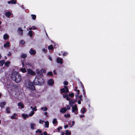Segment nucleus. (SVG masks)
Returning a JSON list of instances; mask_svg holds the SVG:
<instances>
[{
  "instance_id": "cd10ccee",
  "label": "nucleus",
  "mask_w": 135,
  "mask_h": 135,
  "mask_svg": "<svg viewBox=\"0 0 135 135\" xmlns=\"http://www.w3.org/2000/svg\"><path fill=\"white\" fill-rule=\"evenodd\" d=\"M21 57L22 58L25 59L27 57V55L25 54H23L21 56Z\"/></svg>"
},
{
  "instance_id": "4d7b16f0",
  "label": "nucleus",
  "mask_w": 135,
  "mask_h": 135,
  "mask_svg": "<svg viewBox=\"0 0 135 135\" xmlns=\"http://www.w3.org/2000/svg\"><path fill=\"white\" fill-rule=\"evenodd\" d=\"M83 94L84 95H85L86 93H85V89H84V90H83Z\"/></svg>"
},
{
  "instance_id": "f3484780",
  "label": "nucleus",
  "mask_w": 135,
  "mask_h": 135,
  "mask_svg": "<svg viewBox=\"0 0 135 135\" xmlns=\"http://www.w3.org/2000/svg\"><path fill=\"white\" fill-rule=\"evenodd\" d=\"M6 104V103L5 102H3L1 103L0 104V107L2 108H3L4 107V105H5Z\"/></svg>"
},
{
  "instance_id": "72a5a7b5",
  "label": "nucleus",
  "mask_w": 135,
  "mask_h": 135,
  "mask_svg": "<svg viewBox=\"0 0 135 135\" xmlns=\"http://www.w3.org/2000/svg\"><path fill=\"white\" fill-rule=\"evenodd\" d=\"M22 116L24 118V119H25L27 117H28V115H27L23 114H22Z\"/></svg>"
},
{
  "instance_id": "4be33fe9",
  "label": "nucleus",
  "mask_w": 135,
  "mask_h": 135,
  "mask_svg": "<svg viewBox=\"0 0 135 135\" xmlns=\"http://www.w3.org/2000/svg\"><path fill=\"white\" fill-rule=\"evenodd\" d=\"M4 46L5 47H9V43L8 42H7L6 44L4 45Z\"/></svg>"
},
{
  "instance_id": "aec40b11",
  "label": "nucleus",
  "mask_w": 135,
  "mask_h": 135,
  "mask_svg": "<svg viewBox=\"0 0 135 135\" xmlns=\"http://www.w3.org/2000/svg\"><path fill=\"white\" fill-rule=\"evenodd\" d=\"M9 37V36L7 34H5L3 35V38L4 40L7 39Z\"/></svg>"
},
{
  "instance_id": "79ce46f5",
  "label": "nucleus",
  "mask_w": 135,
  "mask_h": 135,
  "mask_svg": "<svg viewBox=\"0 0 135 135\" xmlns=\"http://www.w3.org/2000/svg\"><path fill=\"white\" fill-rule=\"evenodd\" d=\"M47 75L51 76H52L53 75V74L51 72H49L47 73Z\"/></svg>"
},
{
  "instance_id": "13d9d810",
  "label": "nucleus",
  "mask_w": 135,
  "mask_h": 135,
  "mask_svg": "<svg viewBox=\"0 0 135 135\" xmlns=\"http://www.w3.org/2000/svg\"><path fill=\"white\" fill-rule=\"evenodd\" d=\"M33 28V30H36L37 29V28L36 27H35L34 26H33L32 27Z\"/></svg>"
},
{
  "instance_id": "774afa93",
  "label": "nucleus",
  "mask_w": 135,
  "mask_h": 135,
  "mask_svg": "<svg viewBox=\"0 0 135 135\" xmlns=\"http://www.w3.org/2000/svg\"><path fill=\"white\" fill-rule=\"evenodd\" d=\"M26 64L27 65H29V66H30L31 65V64L29 63H26Z\"/></svg>"
},
{
  "instance_id": "69168bd1",
  "label": "nucleus",
  "mask_w": 135,
  "mask_h": 135,
  "mask_svg": "<svg viewBox=\"0 0 135 135\" xmlns=\"http://www.w3.org/2000/svg\"><path fill=\"white\" fill-rule=\"evenodd\" d=\"M78 103L79 104H81V102L80 101V100H79L78 102Z\"/></svg>"
},
{
  "instance_id": "f8f14e48",
  "label": "nucleus",
  "mask_w": 135,
  "mask_h": 135,
  "mask_svg": "<svg viewBox=\"0 0 135 135\" xmlns=\"http://www.w3.org/2000/svg\"><path fill=\"white\" fill-rule=\"evenodd\" d=\"M30 53L31 55H34L36 53V51L35 50H33L32 49H30Z\"/></svg>"
},
{
  "instance_id": "0e129e2a",
  "label": "nucleus",
  "mask_w": 135,
  "mask_h": 135,
  "mask_svg": "<svg viewBox=\"0 0 135 135\" xmlns=\"http://www.w3.org/2000/svg\"><path fill=\"white\" fill-rule=\"evenodd\" d=\"M80 118L84 117V115H80Z\"/></svg>"
},
{
  "instance_id": "bf43d9fd",
  "label": "nucleus",
  "mask_w": 135,
  "mask_h": 135,
  "mask_svg": "<svg viewBox=\"0 0 135 135\" xmlns=\"http://www.w3.org/2000/svg\"><path fill=\"white\" fill-rule=\"evenodd\" d=\"M66 100H70V98L68 97V96L66 98Z\"/></svg>"
},
{
  "instance_id": "c9c22d12",
  "label": "nucleus",
  "mask_w": 135,
  "mask_h": 135,
  "mask_svg": "<svg viewBox=\"0 0 135 135\" xmlns=\"http://www.w3.org/2000/svg\"><path fill=\"white\" fill-rule=\"evenodd\" d=\"M69 96L70 97H73L74 96V93H69Z\"/></svg>"
},
{
  "instance_id": "680f3d73",
  "label": "nucleus",
  "mask_w": 135,
  "mask_h": 135,
  "mask_svg": "<svg viewBox=\"0 0 135 135\" xmlns=\"http://www.w3.org/2000/svg\"><path fill=\"white\" fill-rule=\"evenodd\" d=\"M75 124V122L74 121H73L72 122V124L71 126H73Z\"/></svg>"
},
{
  "instance_id": "8fccbe9b",
  "label": "nucleus",
  "mask_w": 135,
  "mask_h": 135,
  "mask_svg": "<svg viewBox=\"0 0 135 135\" xmlns=\"http://www.w3.org/2000/svg\"><path fill=\"white\" fill-rule=\"evenodd\" d=\"M81 86L83 89V90H84V89H85V88L84 87L83 85L82 84V83L81 82Z\"/></svg>"
},
{
  "instance_id": "9d476101",
  "label": "nucleus",
  "mask_w": 135,
  "mask_h": 135,
  "mask_svg": "<svg viewBox=\"0 0 135 135\" xmlns=\"http://www.w3.org/2000/svg\"><path fill=\"white\" fill-rule=\"evenodd\" d=\"M17 75H18L17 77V83L20 82L21 80V76L17 72Z\"/></svg>"
},
{
  "instance_id": "2eb2a0df",
  "label": "nucleus",
  "mask_w": 135,
  "mask_h": 135,
  "mask_svg": "<svg viewBox=\"0 0 135 135\" xmlns=\"http://www.w3.org/2000/svg\"><path fill=\"white\" fill-rule=\"evenodd\" d=\"M36 73L37 74L39 75L42 76L43 75V74L41 71H40L39 70H37Z\"/></svg>"
},
{
  "instance_id": "338daca9",
  "label": "nucleus",
  "mask_w": 135,
  "mask_h": 135,
  "mask_svg": "<svg viewBox=\"0 0 135 135\" xmlns=\"http://www.w3.org/2000/svg\"><path fill=\"white\" fill-rule=\"evenodd\" d=\"M68 127V126L67 124L66 125L64 126V128H66Z\"/></svg>"
},
{
  "instance_id": "a211bd4d",
  "label": "nucleus",
  "mask_w": 135,
  "mask_h": 135,
  "mask_svg": "<svg viewBox=\"0 0 135 135\" xmlns=\"http://www.w3.org/2000/svg\"><path fill=\"white\" fill-rule=\"evenodd\" d=\"M49 123L48 121H46L45 122V127L48 128L49 127Z\"/></svg>"
},
{
  "instance_id": "6e6552de",
  "label": "nucleus",
  "mask_w": 135,
  "mask_h": 135,
  "mask_svg": "<svg viewBox=\"0 0 135 135\" xmlns=\"http://www.w3.org/2000/svg\"><path fill=\"white\" fill-rule=\"evenodd\" d=\"M33 82L35 85H42L40 81L39 80H38L37 81L34 80Z\"/></svg>"
},
{
  "instance_id": "e433bc0d",
  "label": "nucleus",
  "mask_w": 135,
  "mask_h": 135,
  "mask_svg": "<svg viewBox=\"0 0 135 135\" xmlns=\"http://www.w3.org/2000/svg\"><path fill=\"white\" fill-rule=\"evenodd\" d=\"M64 116L65 118H69L70 116V115L69 114H65Z\"/></svg>"
},
{
  "instance_id": "ddd939ff",
  "label": "nucleus",
  "mask_w": 135,
  "mask_h": 135,
  "mask_svg": "<svg viewBox=\"0 0 135 135\" xmlns=\"http://www.w3.org/2000/svg\"><path fill=\"white\" fill-rule=\"evenodd\" d=\"M16 3V0H11L8 2V3L9 4L10 3L15 4Z\"/></svg>"
},
{
  "instance_id": "393cba45",
  "label": "nucleus",
  "mask_w": 135,
  "mask_h": 135,
  "mask_svg": "<svg viewBox=\"0 0 135 135\" xmlns=\"http://www.w3.org/2000/svg\"><path fill=\"white\" fill-rule=\"evenodd\" d=\"M6 110L7 113H10V108L9 107H7L6 108Z\"/></svg>"
},
{
  "instance_id": "c85d7f7f",
  "label": "nucleus",
  "mask_w": 135,
  "mask_h": 135,
  "mask_svg": "<svg viewBox=\"0 0 135 135\" xmlns=\"http://www.w3.org/2000/svg\"><path fill=\"white\" fill-rule=\"evenodd\" d=\"M28 34L30 37H32L33 35L32 31L31 30H30L28 32Z\"/></svg>"
},
{
  "instance_id": "6ab92c4d",
  "label": "nucleus",
  "mask_w": 135,
  "mask_h": 135,
  "mask_svg": "<svg viewBox=\"0 0 135 135\" xmlns=\"http://www.w3.org/2000/svg\"><path fill=\"white\" fill-rule=\"evenodd\" d=\"M20 71L23 73H25L26 72V69L25 68H22L20 69Z\"/></svg>"
},
{
  "instance_id": "f704fd0d",
  "label": "nucleus",
  "mask_w": 135,
  "mask_h": 135,
  "mask_svg": "<svg viewBox=\"0 0 135 135\" xmlns=\"http://www.w3.org/2000/svg\"><path fill=\"white\" fill-rule=\"evenodd\" d=\"M79 93H80V90H78V91L77 93V94H75V96L76 98H77L78 97L79 94Z\"/></svg>"
},
{
  "instance_id": "37998d69",
  "label": "nucleus",
  "mask_w": 135,
  "mask_h": 135,
  "mask_svg": "<svg viewBox=\"0 0 135 135\" xmlns=\"http://www.w3.org/2000/svg\"><path fill=\"white\" fill-rule=\"evenodd\" d=\"M34 114V112L33 111H31V114H30V116H32Z\"/></svg>"
},
{
  "instance_id": "4468645a",
  "label": "nucleus",
  "mask_w": 135,
  "mask_h": 135,
  "mask_svg": "<svg viewBox=\"0 0 135 135\" xmlns=\"http://www.w3.org/2000/svg\"><path fill=\"white\" fill-rule=\"evenodd\" d=\"M67 111V109L65 108H62L60 110V112L61 113H64Z\"/></svg>"
},
{
  "instance_id": "a18cd8bd",
  "label": "nucleus",
  "mask_w": 135,
  "mask_h": 135,
  "mask_svg": "<svg viewBox=\"0 0 135 135\" xmlns=\"http://www.w3.org/2000/svg\"><path fill=\"white\" fill-rule=\"evenodd\" d=\"M32 110L33 111H36L37 110V109H36V107L35 106V107L33 108Z\"/></svg>"
},
{
  "instance_id": "20e7f679",
  "label": "nucleus",
  "mask_w": 135,
  "mask_h": 135,
  "mask_svg": "<svg viewBox=\"0 0 135 135\" xmlns=\"http://www.w3.org/2000/svg\"><path fill=\"white\" fill-rule=\"evenodd\" d=\"M78 108H77V105H75L74 106H73L72 107V112L73 113L75 112L76 114L78 113Z\"/></svg>"
},
{
  "instance_id": "0eeeda50",
  "label": "nucleus",
  "mask_w": 135,
  "mask_h": 135,
  "mask_svg": "<svg viewBox=\"0 0 135 135\" xmlns=\"http://www.w3.org/2000/svg\"><path fill=\"white\" fill-rule=\"evenodd\" d=\"M63 60L61 58L57 57V62L58 63L62 64L63 63Z\"/></svg>"
},
{
  "instance_id": "f257e3e1",
  "label": "nucleus",
  "mask_w": 135,
  "mask_h": 135,
  "mask_svg": "<svg viewBox=\"0 0 135 135\" xmlns=\"http://www.w3.org/2000/svg\"><path fill=\"white\" fill-rule=\"evenodd\" d=\"M17 76V72L14 70H13L11 75V78L13 81H15L16 82Z\"/></svg>"
},
{
  "instance_id": "a19ab883",
  "label": "nucleus",
  "mask_w": 135,
  "mask_h": 135,
  "mask_svg": "<svg viewBox=\"0 0 135 135\" xmlns=\"http://www.w3.org/2000/svg\"><path fill=\"white\" fill-rule=\"evenodd\" d=\"M64 84L65 85H67L68 84V82L67 81H65L64 82Z\"/></svg>"
},
{
  "instance_id": "9b49d317",
  "label": "nucleus",
  "mask_w": 135,
  "mask_h": 135,
  "mask_svg": "<svg viewBox=\"0 0 135 135\" xmlns=\"http://www.w3.org/2000/svg\"><path fill=\"white\" fill-rule=\"evenodd\" d=\"M18 106L21 109L23 108L24 107V105L21 102L17 104Z\"/></svg>"
},
{
  "instance_id": "ea45409f",
  "label": "nucleus",
  "mask_w": 135,
  "mask_h": 135,
  "mask_svg": "<svg viewBox=\"0 0 135 135\" xmlns=\"http://www.w3.org/2000/svg\"><path fill=\"white\" fill-rule=\"evenodd\" d=\"M20 43L22 45H23L25 43V42L23 40L21 41Z\"/></svg>"
},
{
  "instance_id": "49530a36",
  "label": "nucleus",
  "mask_w": 135,
  "mask_h": 135,
  "mask_svg": "<svg viewBox=\"0 0 135 135\" xmlns=\"http://www.w3.org/2000/svg\"><path fill=\"white\" fill-rule=\"evenodd\" d=\"M68 95L66 94H65L63 95V97L64 98H66L68 97Z\"/></svg>"
},
{
  "instance_id": "412c9836",
  "label": "nucleus",
  "mask_w": 135,
  "mask_h": 135,
  "mask_svg": "<svg viewBox=\"0 0 135 135\" xmlns=\"http://www.w3.org/2000/svg\"><path fill=\"white\" fill-rule=\"evenodd\" d=\"M48 49L49 50H53L54 49V47L51 44L49 46H48Z\"/></svg>"
},
{
  "instance_id": "5701e85b",
  "label": "nucleus",
  "mask_w": 135,
  "mask_h": 135,
  "mask_svg": "<svg viewBox=\"0 0 135 135\" xmlns=\"http://www.w3.org/2000/svg\"><path fill=\"white\" fill-rule=\"evenodd\" d=\"M10 64V62L7 61L5 63L4 65L5 66H6L7 67H8L9 66Z\"/></svg>"
},
{
  "instance_id": "423d86ee",
  "label": "nucleus",
  "mask_w": 135,
  "mask_h": 135,
  "mask_svg": "<svg viewBox=\"0 0 135 135\" xmlns=\"http://www.w3.org/2000/svg\"><path fill=\"white\" fill-rule=\"evenodd\" d=\"M27 72L28 74L31 75H36L35 72L30 69H27Z\"/></svg>"
},
{
  "instance_id": "c03bdc74",
  "label": "nucleus",
  "mask_w": 135,
  "mask_h": 135,
  "mask_svg": "<svg viewBox=\"0 0 135 135\" xmlns=\"http://www.w3.org/2000/svg\"><path fill=\"white\" fill-rule=\"evenodd\" d=\"M36 133L38 132L40 133H41L42 132L39 129H38L37 131H36Z\"/></svg>"
},
{
  "instance_id": "58836bf2",
  "label": "nucleus",
  "mask_w": 135,
  "mask_h": 135,
  "mask_svg": "<svg viewBox=\"0 0 135 135\" xmlns=\"http://www.w3.org/2000/svg\"><path fill=\"white\" fill-rule=\"evenodd\" d=\"M86 111V109L85 108H83V110L82 111V113L83 114H84Z\"/></svg>"
},
{
  "instance_id": "473e14b6",
  "label": "nucleus",
  "mask_w": 135,
  "mask_h": 135,
  "mask_svg": "<svg viewBox=\"0 0 135 135\" xmlns=\"http://www.w3.org/2000/svg\"><path fill=\"white\" fill-rule=\"evenodd\" d=\"M74 103V102H73L72 100H71L69 102V104L71 107L73 106V104Z\"/></svg>"
},
{
  "instance_id": "7c9ffc66",
  "label": "nucleus",
  "mask_w": 135,
  "mask_h": 135,
  "mask_svg": "<svg viewBox=\"0 0 135 135\" xmlns=\"http://www.w3.org/2000/svg\"><path fill=\"white\" fill-rule=\"evenodd\" d=\"M52 123L53 124H57V121L56 119H53Z\"/></svg>"
},
{
  "instance_id": "bb28decb",
  "label": "nucleus",
  "mask_w": 135,
  "mask_h": 135,
  "mask_svg": "<svg viewBox=\"0 0 135 135\" xmlns=\"http://www.w3.org/2000/svg\"><path fill=\"white\" fill-rule=\"evenodd\" d=\"M5 61L4 60H1L0 61V65L2 66L4 63Z\"/></svg>"
},
{
  "instance_id": "864d4df0",
  "label": "nucleus",
  "mask_w": 135,
  "mask_h": 135,
  "mask_svg": "<svg viewBox=\"0 0 135 135\" xmlns=\"http://www.w3.org/2000/svg\"><path fill=\"white\" fill-rule=\"evenodd\" d=\"M44 121L43 120H39V123L40 124H42Z\"/></svg>"
},
{
  "instance_id": "b1692460",
  "label": "nucleus",
  "mask_w": 135,
  "mask_h": 135,
  "mask_svg": "<svg viewBox=\"0 0 135 135\" xmlns=\"http://www.w3.org/2000/svg\"><path fill=\"white\" fill-rule=\"evenodd\" d=\"M31 16L33 20H35L36 19V16L35 15L32 14L31 15Z\"/></svg>"
},
{
  "instance_id": "f03ea898",
  "label": "nucleus",
  "mask_w": 135,
  "mask_h": 135,
  "mask_svg": "<svg viewBox=\"0 0 135 135\" xmlns=\"http://www.w3.org/2000/svg\"><path fill=\"white\" fill-rule=\"evenodd\" d=\"M28 86L29 88L30 89L33 90H36L33 84L31 81H30L29 82Z\"/></svg>"
},
{
  "instance_id": "39448f33",
  "label": "nucleus",
  "mask_w": 135,
  "mask_h": 135,
  "mask_svg": "<svg viewBox=\"0 0 135 135\" xmlns=\"http://www.w3.org/2000/svg\"><path fill=\"white\" fill-rule=\"evenodd\" d=\"M23 30L21 27H18L17 28V32L19 35L22 36L23 35Z\"/></svg>"
},
{
  "instance_id": "e2e57ef3",
  "label": "nucleus",
  "mask_w": 135,
  "mask_h": 135,
  "mask_svg": "<svg viewBox=\"0 0 135 135\" xmlns=\"http://www.w3.org/2000/svg\"><path fill=\"white\" fill-rule=\"evenodd\" d=\"M42 72L44 73H45L46 72V70H45V69H42Z\"/></svg>"
},
{
  "instance_id": "6e6d98bb",
  "label": "nucleus",
  "mask_w": 135,
  "mask_h": 135,
  "mask_svg": "<svg viewBox=\"0 0 135 135\" xmlns=\"http://www.w3.org/2000/svg\"><path fill=\"white\" fill-rule=\"evenodd\" d=\"M44 114L46 115V117H48L47 113V112H45L44 113Z\"/></svg>"
},
{
  "instance_id": "2f4dec72",
  "label": "nucleus",
  "mask_w": 135,
  "mask_h": 135,
  "mask_svg": "<svg viewBox=\"0 0 135 135\" xmlns=\"http://www.w3.org/2000/svg\"><path fill=\"white\" fill-rule=\"evenodd\" d=\"M31 128L32 129H34L35 126V124L34 123H31Z\"/></svg>"
},
{
  "instance_id": "5fc2aeb1",
  "label": "nucleus",
  "mask_w": 135,
  "mask_h": 135,
  "mask_svg": "<svg viewBox=\"0 0 135 135\" xmlns=\"http://www.w3.org/2000/svg\"><path fill=\"white\" fill-rule=\"evenodd\" d=\"M44 135H49L48 134H47V132L46 131H45L44 132Z\"/></svg>"
},
{
  "instance_id": "dca6fc26",
  "label": "nucleus",
  "mask_w": 135,
  "mask_h": 135,
  "mask_svg": "<svg viewBox=\"0 0 135 135\" xmlns=\"http://www.w3.org/2000/svg\"><path fill=\"white\" fill-rule=\"evenodd\" d=\"M11 14V13L9 12L8 11L5 13V15L8 17H9L10 16Z\"/></svg>"
},
{
  "instance_id": "de8ad7c7",
  "label": "nucleus",
  "mask_w": 135,
  "mask_h": 135,
  "mask_svg": "<svg viewBox=\"0 0 135 135\" xmlns=\"http://www.w3.org/2000/svg\"><path fill=\"white\" fill-rule=\"evenodd\" d=\"M68 54L67 52H65L63 54V55L64 56H66Z\"/></svg>"
},
{
  "instance_id": "052dcab7",
  "label": "nucleus",
  "mask_w": 135,
  "mask_h": 135,
  "mask_svg": "<svg viewBox=\"0 0 135 135\" xmlns=\"http://www.w3.org/2000/svg\"><path fill=\"white\" fill-rule=\"evenodd\" d=\"M53 72L54 73L55 75H57V74L56 72V70H54L53 71Z\"/></svg>"
},
{
  "instance_id": "09e8293b",
  "label": "nucleus",
  "mask_w": 135,
  "mask_h": 135,
  "mask_svg": "<svg viewBox=\"0 0 135 135\" xmlns=\"http://www.w3.org/2000/svg\"><path fill=\"white\" fill-rule=\"evenodd\" d=\"M66 107H67V108L68 110H70V107L69 105H67L66 106Z\"/></svg>"
},
{
  "instance_id": "7ed1b4c3",
  "label": "nucleus",
  "mask_w": 135,
  "mask_h": 135,
  "mask_svg": "<svg viewBox=\"0 0 135 135\" xmlns=\"http://www.w3.org/2000/svg\"><path fill=\"white\" fill-rule=\"evenodd\" d=\"M64 88L61 89H60L61 93H63L65 92L67 93L69 92L67 86H64Z\"/></svg>"
},
{
  "instance_id": "603ef678",
  "label": "nucleus",
  "mask_w": 135,
  "mask_h": 135,
  "mask_svg": "<svg viewBox=\"0 0 135 135\" xmlns=\"http://www.w3.org/2000/svg\"><path fill=\"white\" fill-rule=\"evenodd\" d=\"M78 88V87L77 86H76L74 89L75 91H77L78 92V90H77Z\"/></svg>"
},
{
  "instance_id": "1a4fd4ad",
  "label": "nucleus",
  "mask_w": 135,
  "mask_h": 135,
  "mask_svg": "<svg viewBox=\"0 0 135 135\" xmlns=\"http://www.w3.org/2000/svg\"><path fill=\"white\" fill-rule=\"evenodd\" d=\"M47 83L49 85L52 86L54 83V81H53L52 79H50L48 80Z\"/></svg>"
},
{
  "instance_id": "4c0bfd02",
  "label": "nucleus",
  "mask_w": 135,
  "mask_h": 135,
  "mask_svg": "<svg viewBox=\"0 0 135 135\" xmlns=\"http://www.w3.org/2000/svg\"><path fill=\"white\" fill-rule=\"evenodd\" d=\"M16 114H14V115H13V116H11V118L12 119H14L16 118Z\"/></svg>"
},
{
  "instance_id": "3c124183",
  "label": "nucleus",
  "mask_w": 135,
  "mask_h": 135,
  "mask_svg": "<svg viewBox=\"0 0 135 135\" xmlns=\"http://www.w3.org/2000/svg\"><path fill=\"white\" fill-rule=\"evenodd\" d=\"M62 129V127L60 126V127H59L57 128V130L58 131H60V129Z\"/></svg>"
},
{
  "instance_id": "c756f323",
  "label": "nucleus",
  "mask_w": 135,
  "mask_h": 135,
  "mask_svg": "<svg viewBox=\"0 0 135 135\" xmlns=\"http://www.w3.org/2000/svg\"><path fill=\"white\" fill-rule=\"evenodd\" d=\"M47 108L46 107H41V110H44V111H46L47 110Z\"/></svg>"
},
{
  "instance_id": "a878e982",
  "label": "nucleus",
  "mask_w": 135,
  "mask_h": 135,
  "mask_svg": "<svg viewBox=\"0 0 135 135\" xmlns=\"http://www.w3.org/2000/svg\"><path fill=\"white\" fill-rule=\"evenodd\" d=\"M65 134L66 135H70L71 134V133L69 132L68 130H67L65 131Z\"/></svg>"
}]
</instances>
